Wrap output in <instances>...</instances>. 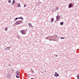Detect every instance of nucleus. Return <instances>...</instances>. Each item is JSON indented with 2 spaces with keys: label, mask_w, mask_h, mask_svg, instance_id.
I'll return each mask as SVG.
<instances>
[{
  "label": "nucleus",
  "mask_w": 79,
  "mask_h": 79,
  "mask_svg": "<svg viewBox=\"0 0 79 79\" xmlns=\"http://www.w3.org/2000/svg\"><path fill=\"white\" fill-rule=\"evenodd\" d=\"M58 37V36L56 35H54L53 36H51V40H53V41H55L56 38Z\"/></svg>",
  "instance_id": "obj_1"
},
{
  "label": "nucleus",
  "mask_w": 79,
  "mask_h": 79,
  "mask_svg": "<svg viewBox=\"0 0 79 79\" xmlns=\"http://www.w3.org/2000/svg\"><path fill=\"white\" fill-rule=\"evenodd\" d=\"M22 23V21L20 20L16 22L15 24L17 25H18V24H21Z\"/></svg>",
  "instance_id": "obj_2"
},
{
  "label": "nucleus",
  "mask_w": 79,
  "mask_h": 79,
  "mask_svg": "<svg viewBox=\"0 0 79 79\" xmlns=\"http://www.w3.org/2000/svg\"><path fill=\"white\" fill-rule=\"evenodd\" d=\"M26 31L25 30H22L21 31V33H22V34H26Z\"/></svg>",
  "instance_id": "obj_3"
},
{
  "label": "nucleus",
  "mask_w": 79,
  "mask_h": 79,
  "mask_svg": "<svg viewBox=\"0 0 79 79\" xmlns=\"http://www.w3.org/2000/svg\"><path fill=\"white\" fill-rule=\"evenodd\" d=\"M56 21H58V20H59L60 18V16L58 15V14L57 16L56 17Z\"/></svg>",
  "instance_id": "obj_4"
},
{
  "label": "nucleus",
  "mask_w": 79,
  "mask_h": 79,
  "mask_svg": "<svg viewBox=\"0 0 79 79\" xmlns=\"http://www.w3.org/2000/svg\"><path fill=\"white\" fill-rule=\"evenodd\" d=\"M54 76H56V77H58V76H59V74H58V73L55 72V74H54Z\"/></svg>",
  "instance_id": "obj_5"
},
{
  "label": "nucleus",
  "mask_w": 79,
  "mask_h": 79,
  "mask_svg": "<svg viewBox=\"0 0 79 79\" xmlns=\"http://www.w3.org/2000/svg\"><path fill=\"white\" fill-rule=\"evenodd\" d=\"M51 37L52 36H47L48 40H50V41L51 40Z\"/></svg>",
  "instance_id": "obj_6"
},
{
  "label": "nucleus",
  "mask_w": 79,
  "mask_h": 79,
  "mask_svg": "<svg viewBox=\"0 0 79 79\" xmlns=\"http://www.w3.org/2000/svg\"><path fill=\"white\" fill-rule=\"evenodd\" d=\"M72 7V5L71 4H69V8H71V7Z\"/></svg>",
  "instance_id": "obj_7"
},
{
  "label": "nucleus",
  "mask_w": 79,
  "mask_h": 79,
  "mask_svg": "<svg viewBox=\"0 0 79 79\" xmlns=\"http://www.w3.org/2000/svg\"><path fill=\"white\" fill-rule=\"evenodd\" d=\"M17 73H16L17 76H19V73H20L19 72H18V71H17Z\"/></svg>",
  "instance_id": "obj_8"
},
{
  "label": "nucleus",
  "mask_w": 79,
  "mask_h": 79,
  "mask_svg": "<svg viewBox=\"0 0 79 79\" xmlns=\"http://www.w3.org/2000/svg\"><path fill=\"white\" fill-rule=\"evenodd\" d=\"M54 21V18H52L51 20V23H52L53 21Z\"/></svg>",
  "instance_id": "obj_9"
},
{
  "label": "nucleus",
  "mask_w": 79,
  "mask_h": 79,
  "mask_svg": "<svg viewBox=\"0 0 79 79\" xmlns=\"http://www.w3.org/2000/svg\"><path fill=\"white\" fill-rule=\"evenodd\" d=\"M18 19H22L23 20V17H20L18 18Z\"/></svg>",
  "instance_id": "obj_10"
},
{
  "label": "nucleus",
  "mask_w": 79,
  "mask_h": 79,
  "mask_svg": "<svg viewBox=\"0 0 79 79\" xmlns=\"http://www.w3.org/2000/svg\"><path fill=\"white\" fill-rule=\"evenodd\" d=\"M18 7H21V5H20V3H19L18 4Z\"/></svg>",
  "instance_id": "obj_11"
},
{
  "label": "nucleus",
  "mask_w": 79,
  "mask_h": 79,
  "mask_svg": "<svg viewBox=\"0 0 79 79\" xmlns=\"http://www.w3.org/2000/svg\"><path fill=\"white\" fill-rule=\"evenodd\" d=\"M64 24V23H63V22H61L60 23V25H63V24Z\"/></svg>",
  "instance_id": "obj_12"
},
{
  "label": "nucleus",
  "mask_w": 79,
  "mask_h": 79,
  "mask_svg": "<svg viewBox=\"0 0 79 79\" xmlns=\"http://www.w3.org/2000/svg\"><path fill=\"white\" fill-rule=\"evenodd\" d=\"M15 0H13V2L12 3V4H14V3H15Z\"/></svg>",
  "instance_id": "obj_13"
},
{
  "label": "nucleus",
  "mask_w": 79,
  "mask_h": 79,
  "mask_svg": "<svg viewBox=\"0 0 79 79\" xmlns=\"http://www.w3.org/2000/svg\"><path fill=\"white\" fill-rule=\"evenodd\" d=\"M8 30V28H7V27H6L5 28V31H7V30Z\"/></svg>",
  "instance_id": "obj_14"
},
{
  "label": "nucleus",
  "mask_w": 79,
  "mask_h": 79,
  "mask_svg": "<svg viewBox=\"0 0 79 79\" xmlns=\"http://www.w3.org/2000/svg\"><path fill=\"white\" fill-rule=\"evenodd\" d=\"M16 77L17 78H19V75H17L16 76Z\"/></svg>",
  "instance_id": "obj_15"
},
{
  "label": "nucleus",
  "mask_w": 79,
  "mask_h": 79,
  "mask_svg": "<svg viewBox=\"0 0 79 79\" xmlns=\"http://www.w3.org/2000/svg\"><path fill=\"white\" fill-rule=\"evenodd\" d=\"M7 50H10V47H7Z\"/></svg>",
  "instance_id": "obj_16"
},
{
  "label": "nucleus",
  "mask_w": 79,
  "mask_h": 79,
  "mask_svg": "<svg viewBox=\"0 0 79 79\" xmlns=\"http://www.w3.org/2000/svg\"><path fill=\"white\" fill-rule=\"evenodd\" d=\"M60 39H64V38L61 37H60Z\"/></svg>",
  "instance_id": "obj_17"
},
{
  "label": "nucleus",
  "mask_w": 79,
  "mask_h": 79,
  "mask_svg": "<svg viewBox=\"0 0 79 79\" xmlns=\"http://www.w3.org/2000/svg\"><path fill=\"white\" fill-rule=\"evenodd\" d=\"M11 1L10 0H9L8 1V2L9 3H11Z\"/></svg>",
  "instance_id": "obj_18"
},
{
  "label": "nucleus",
  "mask_w": 79,
  "mask_h": 79,
  "mask_svg": "<svg viewBox=\"0 0 79 79\" xmlns=\"http://www.w3.org/2000/svg\"><path fill=\"white\" fill-rule=\"evenodd\" d=\"M56 11V10H52V11L53 12V11Z\"/></svg>",
  "instance_id": "obj_19"
},
{
  "label": "nucleus",
  "mask_w": 79,
  "mask_h": 79,
  "mask_svg": "<svg viewBox=\"0 0 79 79\" xmlns=\"http://www.w3.org/2000/svg\"><path fill=\"white\" fill-rule=\"evenodd\" d=\"M29 26H31V23H30L29 24Z\"/></svg>",
  "instance_id": "obj_20"
},
{
  "label": "nucleus",
  "mask_w": 79,
  "mask_h": 79,
  "mask_svg": "<svg viewBox=\"0 0 79 79\" xmlns=\"http://www.w3.org/2000/svg\"><path fill=\"white\" fill-rule=\"evenodd\" d=\"M56 10H58V7H57L56 8Z\"/></svg>",
  "instance_id": "obj_21"
},
{
  "label": "nucleus",
  "mask_w": 79,
  "mask_h": 79,
  "mask_svg": "<svg viewBox=\"0 0 79 79\" xmlns=\"http://www.w3.org/2000/svg\"><path fill=\"white\" fill-rule=\"evenodd\" d=\"M26 5H24V7H26Z\"/></svg>",
  "instance_id": "obj_22"
},
{
  "label": "nucleus",
  "mask_w": 79,
  "mask_h": 79,
  "mask_svg": "<svg viewBox=\"0 0 79 79\" xmlns=\"http://www.w3.org/2000/svg\"><path fill=\"white\" fill-rule=\"evenodd\" d=\"M18 19V18H15V19H16V20Z\"/></svg>",
  "instance_id": "obj_23"
},
{
  "label": "nucleus",
  "mask_w": 79,
  "mask_h": 79,
  "mask_svg": "<svg viewBox=\"0 0 79 79\" xmlns=\"http://www.w3.org/2000/svg\"><path fill=\"white\" fill-rule=\"evenodd\" d=\"M5 50H7V48H5Z\"/></svg>",
  "instance_id": "obj_24"
},
{
  "label": "nucleus",
  "mask_w": 79,
  "mask_h": 79,
  "mask_svg": "<svg viewBox=\"0 0 79 79\" xmlns=\"http://www.w3.org/2000/svg\"><path fill=\"white\" fill-rule=\"evenodd\" d=\"M17 37L18 39H20V38H19V36H18V37Z\"/></svg>",
  "instance_id": "obj_25"
},
{
  "label": "nucleus",
  "mask_w": 79,
  "mask_h": 79,
  "mask_svg": "<svg viewBox=\"0 0 79 79\" xmlns=\"http://www.w3.org/2000/svg\"><path fill=\"white\" fill-rule=\"evenodd\" d=\"M45 39H48L47 37L45 38Z\"/></svg>",
  "instance_id": "obj_26"
},
{
  "label": "nucleus",
  "mask_w": 79,
  "mask_h": 79,
  "mask_svg": "<svg viewBox=\"0 0 79 79\" xmlns=\"http://www.w3.org/2000/svg\"><path fill=\"white\" fill-rule=\"evenodd\" d=\"M57 56H58V55H56V57Z\"/></svg>",
  "instance_id": "obj_27"
},
{
  "label": "nucleus",
  "mask_w": 79,
  "mask_h": 79,
  "mask_svg": "<svg viewBox=\"0 0 79 79\" xmlns=\"http://www.w3.org/2000/svg\"><path fill=\"white\" fill-rule=\"evenodd\" d=\"M12 71H13V72H14V70H12Z\"/></svg>",
  "instance_id": "obj_28"
},
{
  "label": "nucleus",
  "mask_w": 79,
  "mask_h": 79,
  "mask_svg": "<svg viewBox=\"0 0 79 79\" xmlns=\"http://www.w3.org/2000/svg\"><path fill=\"white\" fill-rule=\"evenodd\" d=\"M77 77H79V76H77Z\"/></svg>",
  "instance_id": "obj_29"
},
{
  "label": "nucleus",
  "mask_w": 79,
  "mask_h": 79,
  "mask_svg": "<svg viewBox=\"0 0 79 79\" xmlns=\"http://www.w3.org/2000/svg\"><path fill=\"white\" fill-rule=\"evenodd\" d=\"M77 79H79V77H77Z\"/></svg>",
  "instance_id": "obj_30"
},
{
  "label": "nucleus",
  "mask_w": 79,
  "mask_h": 79,
  "mask_svg": "<svg viewBox=\"0 0 79 79\" xmlns=\"http://www.w3.org/2000/svg\"><path fill=\"white\" fill-rule=\"evenodd\" d=\"M44 73V72H41V73Z\"/></svg>",
  "instance_id": "obj_31"
},
{
  "label": "nucleus",
  "mask_w": 79,
  "mask_h": 79,
  "mask_svg": "<svg viewBox=\"0 0 79 79\" xmlns=\"http://www.w3.org/2000/svg\"><path fill=\"white\" fill-rule=\"evenodd\" d=\"M78 76H79V74H78L77 75Z\"/></svg>",
  "instance_id": "obj_32"
},
{
  "label": "nucleus",
  "mask_w": 79,
  "mask_h": 79,
  "mask_svg": "<svg viewBox=\"0 0 79 79\" xmlns=\"http://www.w3.org/2000/svg\"><path fill=\"white\" fill-rule=\"evenodd\" d=\"M16 19H15V20H14V21H16Z\"/></svg>",
  "instance_id": "obj_33"
},
{
  "label": "nucleus",
  "mask_w": 79,
  "mask_h": 79,
  "mask_svg": "<svg viewBox=\"0 0 79 79\" xmlns=\"http://www.w3.org/2000/svg\"><path fill=\"white\" fill-rule=\"evenodd\" d=\"M33 73H34V71H33Z\"/></svg>",
  "instance_id": "obj_34"
},
{
  "label": "nucleus",
  "mask_w": 79,
  "mask_h": 79,
  "mask_svg": "<svg viewBox=\"0 0 79 79\" xmlns=\"http://www.w3.org/2000/svg\"><path fill=\"white\" fill-rule=\"evenodd\" d=\"M9 66H11V65H9Z\"/></svg>",
  "instance_id": "obj_35"
},
{
  "label": "nucleus",
  "mask_w": 79,
  "mask_h": 79,
  "mask_svg": "<svg viewBox=\"0 0 79 79\" xmlns=\"http://www.w3.org/2000/svg\"><path fill=\"white\" fill-rule=\"evenodd\" d=\"M45 72H46V70H45Z\"/></svg>",
  "instance_id": "obj_36"
},
{
  "label": "nucleus",
  "mask_w": 79,
  "mask_h": 79,
  "mask_svg": "<svg viewBox=\"0 0 79 79\" xmlns=\"http://www.w3.org/2000/svg\"><path fill=\"white\" fill-rule=\"evenodd\" d=\"M55 23H56V21H55Z\"/></svg>",
  "instance_id": "obj_37"
}]
</instances>
